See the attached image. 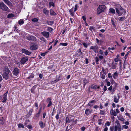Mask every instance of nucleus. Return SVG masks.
Masks as SVG:
<instances>
[{
  "mask_svg": "<svg viewBox=\"0 0 131 131\" xmlns=\"http://www.w3.org/2000/svg\"><path fill=\"white\" fill-rule=\"evenodd\" d=\"M12 73L8 68L7 67H5L4 68L2 74L3 79L6 80L11 79L12 77Z\"/></svg>",
  "mask_w": 131,
  "mask_h": 131,
  "instance_id": "nucleus-1",
  "label": "nucleus"
},
{
  "mask_svg": "<svg viewBox=\"0 0 131 131\" xmlns=\"http://www.w3.org/2000/svg\"><path fill=\"white\" fill-rule=\"evenodd\" d=\"M115 10L117 15L119 16H121L123 14H125L126 13V10L119 5H118V8H115Z\"/></svg>",
  "mask_w": 131,
  "mask_h": 131,
  "instance_id": "nucleus-2",
  "label": "nucleus"
},
{
  "mask_svg": "<svg viewBox=\"0 0 131 131\" xmlns=\"http://www.w3.org/2000/svg\"><path fill=\"white\" fill-rule=\"evenodd\" d=\"M0 9L4 11H8L9 9L8 8L3 2H0Z\"/></svg>",
  "mask_w": 131,
  "mask_h": 131,
  "instance_id": "nucleus-3",
  "label": "nucleus"
},
{
  "mask_svg": "<svg viewBox=\"0 0 131 131\" xmlns=\"http://www.w3.org/2000/svg\"><path fill=\"white\" fill-rule=\"evenodd\" d=\"M105 6L104 5H102L99 6V7L97 9V13L98 14H99L103 12L105 8Z\"/></svg>",
  "mask_w": 131,
  "mask_h": 131,
  "instance_id": "nucleus-4",
  "label": "nucleus"
},
{
  "mask_svg": "<svg viewBox=\"0 0 131 131\" xmlns=\"http://www.w3.org/2000/svg\"><path fill=\"white\" fill-rule=\"evenodd\" d=\"M26 39L30 41H35L36 40V38L34 36L31 35H30L26 37Z\"/></svg>",
  "mask_w": 131,
  "mask_h": 131,
  "instance_id": "nucleus-5",
  "label": "nucleus"
},
{
  "mask_svg": "<svg viewBox=\"0 0 131 131\" xmlns=\"http://www.w3.org/2000/svg\"><path fill=\"white\" fill-rule=\"evenodd\" d=\"M28 58L27 56L23 57L21 59V63L22 64H24L28 60Z\"/></svg>",
  "mask_w": 131,
  "mask_h": 131,
  "instance_id": "nucleus-6",
  "label": "nucleus"
},
{
  "mask_svg": "<svg viewBox=\"0 0 131 131\" xmlns=\"http://www.w3.org/2000/svg\"><path fill=\"white\" fill-rule=\"evenodd\" d=\"M19 74V70L17 68H15L13 70V74L17 76Z\"/></svg>",
  "mask_w": 131,
  "mask_h": 131,
  "instance_id": "nucleus-7",
  "label": "nucleus"
},
{
  "mask_svg": "<svg viewBox=\"0 0 131 131\" xmlns=\"http://www.w3.org/2000/svg\"><path fill=\"white\" fill-rule=\"evenodd\" d=\"M8 93V91H7L5 93L3 96V98L2 99V102L4 103L7 100V96Z\"/></svg>",
  "mask_w": 131,
  "mask_h": 131,
  "instance_id": "nucleus-8",
  "label": "nucleus"
},
{
  "mask_svg": "<svg viewBox=\"0 0 131 131\" xmlns=\"http://www.w3.org/2000/svg\"><path fill=\"white\" fill-rule=\"evenodd\" d=\"M22 52L23 53H25L26 55H30L31 52L29 51L28 50L25 49H23L21 50Z\"/></svg>",
  "mask_w": 131,
  "mask_h": 131,
  "instance_id": "nucleus-9",
  "label": "nucleus"
},
{
  "mask_svg": "<svg viewBox=\"0 0 131 131\" xmlns=\"http://www.w3.org/2000/svg\"><path fill=\"white\" fill-rule=\"evenodd\" d=\"M115 123L117 124L115 126L114 129L117 130V129L121 127V126L118 121L117 120L116 121Z\"/></svg>",
  "mask_w": 131,
  "mask_h": 131,
  "instance_id": "nucleus-10",
  "label": "nucleus"
},
{
  "mask_svg": "<svg viewBox=\"0 0 131 131\" xmlns=\"http://www.w3.org/2000/svg\"><path fill=\"white\" fill-rule=\"evenodd\" d=\"M51 99L50 98H48L46 100V101L47 103H48L47 105V107H49L52 105V102L51 101Z\"/></svg>",
  "mask_w": 131,
  "mask_h": 131,
  "instance_id": "nucleus-11",
  "label": "nucleus"
},
{
  "mask_svg": "<svg viewBox=\"0 0 131 131\" xmlns=\"http://www.w3.org/2000/svg\"><path fill=\"white\" fill-rule=\"evenodd\" d=\"M38 47L37 46V45L36 44H34L31 45L30 47V49L31 50H35Z\"/></svg>",
  "mask_w": 131,
  "mask_h": 131,
  "instance_id": "nucleus-12",
  "label": "nucleus"
},
{
  "mask_svg": "<svg viewBox=\"0 0 131 131\" xmlns=\"http://www.w3.org/2000/svg\"><path fill=\"white\" fill-rule=\"evenodd\" d=\"M41 34L46 38H48L49 37L50 34L49 32L44 31L42 32Z\"/></svg>",
  "mask_w": 131,
  "mask_h": 131,
  "instance_id": "nucleus-13",
  "label": "nucleus"
},
{
  "mask_svg": "<svg viewBox=\"0 0 131 131\" xmlns=\"http://www.w3.org/2000/svg\"><path fill=\"white\" fill-rule=\"evenodd\" d=\"M39 125L40 127L41 128H43L45 126V124L44 123L41 121H40L39 122Z\"/></svg>",
  "mask_w": 131,
  "mask_h": 131,
  "instance_id": "nucleus-14",
  "label": "nucleus"
},
{
  "mask_svg": "<svg viewBox=\"0 0 131 131\" xmlns=\"http://www.w3.org/2000/svg\"><path fill=\"white\" fill-rule=\"evenodd\" d=\"M96 101L95 100H92L90 101V102L88 103V104L89 106L91 107L93 105H94Z\"/></svg>",
  "mask_w": 131,
  "mask_h": 131,
  "instance_id": "nucleus-15",
  "label": "nucleus"
},
{
  "mask_svg": "<svg viewBox=\"0 0 131 131\" xmlns=\"http://www.w3.org/2000/svg\"><path fill=\"white\" fill-rule=\"evenodd\" d=\"M4 1L6 4L8 5L9 6H12V3L8 0H5Z\"/></svg>",
  "mask_w": 131,
  "mask_h": 131,
  "instance_id": "nucleus-16",
  "label": "nucleus"
},
{
  "mask_svg": "<svg viewBox=\"0 0 131 131\" xmlns=\"http://www.w3.org/2000/svg\"><path fill=\"white\" fill-rule=\"evenodd\" d=\"M4 1L6 4L8 5L9 6H12V3L8 0H5Z\"/></svg>",
  "mask_w": 131,
  "mask_h": 131,
  "instance_id": "nucleus-17",
  "label": "nucleus"
},
{
  "mask_svg": "<svg viewBox=\"0 0 131 131\" xmlns=\"http://www.w3.org/2000/svg\"><path fill=\"white\" fill-rule=\"evenodd\" d=\"M110 114L113 116H116L117 115V113L115 111H113V109H111L110 110Z\"/></svg>",
  "mask_w": 131,
  "mask_h": 131,
  "instance_id": "nucleus-18",
  "label": "nucleus"
},
{
  "mask_svg": "<svg viewBox=\"0 0 131 131\" xmlns=\"http://www.w3.org/2000/svg\"><path fill=\"white\" fill-rule=\"evenodd\" d=\"M117 63L116 62H112L111 65V68L112 69H116L117 65Z\"/></svg>",
  "mask_w": 131,
  "mask_h": 131,
  "instance_id": "nucleus-19",
  "label": "nucleus"
},
{
  "mask_svg": "<svg viewBox=\"0 0 131 131\" xmlns=\"http://www.w3.org/2000/svg\"><path fill=\"white\" fill-rule=\"evenodd\" d=\"M77 52L79 53V55L81 56L82 58L83 57V55L82 53L81 52V50L80 49L78 50H77Z\"/></svg>",
  "mask_w": 131,
  "mask_h": 131,
  "instance_id": "nucleus-20",
  "label": "nucleus"
},
{
  "mask_svg": "<svg viewBox=\"0 0 131 131\" xmlns=\"http://www.w3.org/2000/svg\"><path fill=\"white\" fill-rule=\"evenodd\" d=\"M91 112V111L89 109H86L85 111V114L87 115H88L90 114Z\"/></svg>",
  "mask_w": 131,
  "mask_h": 131,
  "instance_id": "nucleus-21",
  "label": "nucleus"
},
{
  "mask_svg": "<svg viewBox=\"0 0 131 131\" xmlns=\"http://www.w3.org/2000/svg\"><path fill=\"white\" fill-rule=\"evenodd\" d=\"M50 14L51 16H55L56 15V13L52 9L50 10Z\"/></svg>",
  "mask_w": 131,
  "mask_h": 131,
  "instance_id": "nucleus-22",
  "label": "nucleus"
},
{
  "mask_svg": "<svg viewBox=\"0 0 131 131\" xmlns=\"http://www.w3.org/2000/svg\"><path fill=\"white\" fill-rule=\"evenodd\" d=\"M118 73L117 71L115 72L113 74L112 76L114 79H116V77H117L118 76Z\"/></svg>",
  "mask_w": 131,
  "mask_h": 131,
  "instance_id": "nucleus-23",
  "label": "nucleus"
},
{
  "mask_svg": "<svg viewBox=\"0 0 131 131\" xmlns=\"http://www.w3.org/2000/svg\"><path fill=\"white\" fill-rule=\"evenodd\" d=\"M89 29L91 30L92 32V30L94 32H95L96 30L95 28L94 27L92 26H90Z\"/></svg>",
  "mask_w": 131,
  "mask_h": 131,
  "instance_id": "nucleus-24",
  "label": "nucleus"
},
{
  "mask_svg": "<svg viewBox=\"0 0 131 131\" xmlns=\"http://www.w3.org/2000/svg\"><path fill=\"white\" fill-rule=\"evenodd\" d=\"M40 114L38 113H37L34 116V119H37L40 116Z\"/></svg>",
  "mask_w": 131,
  "mask_h": 131,
  "instance_id": "nucleus-25",
  "label": "nucleus"
},
{
  "mask_svg": "<svg viewBox=\"0 0 131 131\" xmlns=\"http://www.w3.org/2000/svg\"><path fill=\"white\" fill-rule=\"evenodd\" d=\"M109 12L113 14H115V9L113 8H110Z\"/></svg>",
  "mask_w": 131,
  "mask_h": 131,
  "instance_id": "nucleus-26",
  "label": "nucleus"
},
{
  "mask_svg": "<svg viewBox=\"0 0 131 131\" xmlns=\"http://www.w3.org/2000/svg\"><path fill=\"white\" fill-rule=\"evenodd\" d=\"M14 15L12 13H10L7 15V17L8 18H10L14 17Z\"/></svg>",
  "mask_w": 131,
  "mask_h": 131,
  "instance_id": "nucleus-27",
  "label": "nucleus"
},
{
  "mask_svg": "<svg viewBox=\"0 0 131 131\" xmlns=\"http://www.w3.org/2000/svg\"><path fill=\"white\" fill-rule=\"evenodd\" d=\"M114 101L115 103H118V102L119 99L117 98L115 96H114Z\"/></svg>",
  "mask_w": 131,
  "mask_h": 131,
  "instance_id": "nucleus-28",
  "label": "nucleus"
},
{
  "mask_svg": "<svg viewBox=\"0 0 131 131\" xmlns=\"http://www.w3.org/2000/svg\"><path fill=\"white\" fill-rule=\"evenodd\" d=\"M43 12L46 15H48L49 13V11L47 10L44 9L43 10Z\"/></svg>",
  "mask_w": 131,
  "mask_h": 131,
  "instance_id": "nucleus-29",
  "label": "nucleus"
},
{
  "mask_svg": "<svg viewBox=\"0 0 131 131\" xmlns=\"http://www.w3.org/2000/svg\"><path fill=\"white\" fill-rule=\"evenodd\" d=\"M18 126L19 128H24V127L23 124L21 123H19L18 124Z\"/></svg>",
  "mask_w": 131,
  "mask_h": 131,
  "instance_id": "nucleus-30",
  "label": "nucleus"
},
{
  "mask_svg": "<svg viewBox=\"0 0 131 131\" xmlns=\"http://www.w3.org/2000/svg\"><path fill=\"white\" fill-rule=\"evenodd\" d=\"M49 5L50 6V7L51 6H52L53 7H54V4L53 2H49Z\"/></svg>",
  "mask_w": 131,
  "mask_h": 131,
  "instance_id": "nucleus-31",
  "label": "nucleus"
},
{
  "mask_svg": "<svg viewBox=\"0 0 131 131\" xmlns=\"http://www.w3.org/2000/svg\"><path fill=\"white\" fill-rule=\"evenodd\" d=\"M47 24L49 25H51L54 23V22L48 21H47Z\"/></svg>",
  "mask_w": 131,
  "mask_h": 131,
  "instance_id": "nucleus-32",
  "label": "nucleus"
},
{
  "mask_svg": "<svg viewBox=\"0 0 131 131\" xmlns=\"http://www.w3.org/2000/svg\"><path fill=\"white\" fill-rule=\"evenodd\" d=\"M73 8L69 10L70 14L72 16H74V14L73 12Z\"/></svg>",
  "mask_w": 131,
  "mask_h": 131,
  "instance_id": "nucleus-33",
  "label": "nucleus"
},
{
  "mask_svg": "<svg viewBox=\"0 0 131 131\" xmlns=\"http://www.w3.org/2000/svg\"><path fill=\"white\" fill-rule=\"evenodd\" d=\"M98 48V47L97 46H91L90 48V49L93 50H94L95 49H97Z\"/></svg>",
  "mask_w": 131,
  "mask_h": 131,
  "instance_id": "nucleus-34",
  "label": "nucleus"
},
{
  "mask_svg": "<svg viewBox=\"0 0 131 131\" xmlns=\"http://www.w3.org/2000/svg\"><path fill=\"white\" fill-rule=\"evenodd\" d=\"M126 19V18L125 17V16L120 17L119 21H122Z\"/></svg>",
  "mask_w": 131,
  "mask_h": 131,
  "instance_id": "nucleus-35",
  "label": "nucleus"
},
{
  "mask_svg": "<svg viewBox=\"0 0 131 131\" xmlns=\"http://www.w3.org/2000/svg\"><path fill=\"white\" fill-rule=\"evenodd\" d=\"M88 81L86 79H84L83 80V86L84 87H85V85L86 84L88 83Z\"/></svg>",
  "mask_w": 131,
  "mask_h": 131,
  "instance_id": "nucleus-36",
  "label": "nucleus"
},
{
  "mask_svg": "<svg viewBox=\"0 0 131 131\" xmlns=\"http://www.w3.org/2000/svg\"><path fill=\"white\" fill-rule=\"evenodd\" d=\"M99 86L98 87H97L96 86V85H92L91 86V88L92 89H95L97 88H99Z\"/></svg>",
  "mask_w": 131,
  "mask_h": 131,
  "instance_id": "nucleus-37",
  "label": "nucleus"
},
{
  "mask_svg": "<svg viewBox=\"0 0 131 131\" xmlns=\"http://www.w3.org/2000/svg\"><path fill=\"white\" fill-rule=\"evenodd\" d=\"M118 119L119 120H120L121 121H122L123 122H124V121L125 120V119H124V118L121 117H118Z\"/></svg>",
  "mask_w": 131,
  "mask_h": 131,
  "instance_id": "nucleus-38",
  "label": "nucleus"
},
{
  "mask_svg": "<svg viewBox=\"0 0 131 131\" xmlns=\"http://www.w3.org/2000/svg\"><path fill=\"white\" fill-rule=\"evenodd\" d=\"M32 21L33 22H37L38 21V19L36 18H33L32 19Z\"/></svg>",
  "mask_w": 131,
  "mask_h": 131,
  "instance_id": "nucleus-39",
  "label": "nucleus"
},
{
  "mask_svg": "<svg viewBox=\"0 0 131 131\" xmlns=\"http://www.w3.org/2000/svg\"><path fill=\"white\" fill-rule=\"evenodd\" d=\"M24 23V21L23 20H20L18 21V23L20 25H21L23 24Z\"/></svg>",
  "mask_w": 131,
  "mask_h": 131,
  "instance_id": "nucleus-40",
  "label": "nucleus"
},
{
  "mask_svg": "<svg viewBox=\"0 0 131 131\" xmlns=\"http://www.w3.org/2000/svg\"><path fill=\"white\" fill-rule=\"evenodd\" d=\"M68 44V43H61L59 44L60 45H62L64 46H67Z\"/></svg>",
  "mask_w": 131,
  "mask_h": 131,
  "instance_id": "nucleus-41",
  "label": "nucleus"
},
{
  "mask_svg": "<svg viewBox=\"0 0 131 131\" xmlns=\"http://www.w3.org/2000/svg\"><path fill=\"white\" fill-rule=\"evenodd\" d=\"M70 122V121L69 120L68 117H67L66 118V123H69Z\"/></svg>",
  "mask_w": 131,
  "mask_h": 131,
  "instance_id": "nucleus-42",
  "label": "nucleus"
},
{
  "mask_svg": "<svg viewBox=\"0 0 131 131\" xmlns=\"http://www.w3.org/2000/svg\"><path fill=\"white\" fill-rule=\"evenodd\" d=\"M95 61L97 64H99L98 62L99 61V59L98 57H96L95 58Z\"/></svg>",
  "mask_w": 131,
  "mask_h": 131,
  "instance_id": "nucleus-43",
  "label": "nucleus"
},
{
  "mask_svg": "<svg viewBox=\"0 0 131 131\" xmlns=\"http://www.w3.org/2000/svg\"><path fill=\"white\" fill-rule=\"evenodd\" d=\"M33 111V109H31L29 111V112H28L29 114L30 115H31Z\"/></svg>",
  "mask_w": 131,
  "mask_h": 131,
  "instance_id": "nucleus-44",
  "label": "nucleus"
},
{
  "mask_svg": "<svg viewBox=\"0 0 131 131\" xmlns=\"http://www.w3.org/2000/svg\"><path fill=\"white\" fill-rule=\"evenodd\" d=\"M105 112L104 111H102V110H100V114L101 115H104V114Z\"/></svg>",
  "mask_w": 131,
  "mask_h": 131,
  "instance_id": "nucleus-45",
  "label": "nucleus"
},
{
  "mask_svg": "<svg viewBox=\"0 0 131 131\" xmlns=\"http://www.w3.org/2000/svg\"><path fill=\"white\" fill-rule=\"evenodd\" d=\"M34 75L33 74L31 75L30 76L28 77V79H29L31 78H34Z\"/></svg>",
  "mask_w": 131,
  "mask_h": 131,
  "instance_id": "nucleus-46",
  "label": "nucleus"
},
{
  "mask_svg": "<svg viewBox=\"0 0 131 131\" xmlns=\"http://www.w3.org/2000/svg\"><path fill=\"white\" fill-rule=\"evenodd\" d=\"M101 77L102 79H104L105 78V76L104 74H101Z\"/></svg>",
  "mask_w": 131,
  "mask_h": 131,
  "instance_id": "nucleus-47",
  "label": "nucleus"
},
{
  "mask_svg": "<svg viewBox=\"0 0 131 131\" xmlns=\"http://www.w3.org/2000/svg\"><path fill=\"white\" fill-rule=\"evenodd\" d=\"M81 130L82 131H84L85 130V128L84 126H83L80 128Z\"/></svg>",
  "mask_w": 131,
  "mask_h": 131,
  "instance_id": "nucleus-48",
  "label": "nucleus"
},
{
  "mask_svg": "<svg viewBox=\"0 0 131 131\" xmlns=\"http://www.w3.org/2000/svg\"><path fill=\"white\" fill-rule=\"evenodd\" d=\"M130 51H128L127 52V53L125 55V59H126L127 58V56L130 53Z\"/></svg>",
  "mask_w": 131,
  "mask_h": 131,
  "instance_id": "nucleus-49",
  "label": "nucleus"
},
{
  "mask_svg": "<svg viewBox=\"0 0 131 131\" xmlns=\"http://www.w3.org/2000/svg\"><path fill=\"white\" fill-rule=\"evenodd\" d=\"M27 127L29 129H31L32 128V126L30 125H28Z\"/></svg>",
  "mask_w": 131,
  "mask_h": 131,
  "instance_id": "nucleus-50",
  "label": "nucleus"
},
{
  "mask_svg": "<svg viewBox=\"0 0 131 131\" xmlns=\"http://www.w3.org/2000/svg\"><path fill=\"white\" fill-rule=\"evenodd\" d=\"M78 7V5L77 4H76L74 10V12H75L77 10Z\"/></svg>",
  "mask_w": 131,
  "mask_h": 131,
  "instance_id": "nucleus-51",
  "label": "nucleus"
},
{
  "mask_svg": "<svg viewBox=\"0 0 131 131\" xmlns=\"http://www.w3.org/2000/svg\"><path fill=\"white\" fill-rule=\"evenodd\" d=\"M108 78H110V79H112V75H111V74L110 73H109L108 74Z\"/></svg>",
  "mask_w": 131,
  "mask_h": 131,
  "instance_id": "nucleus-52",
  "label": "nucleus"
},
{
  "mask_svg": "<svg viewBox=\"0 0 131 131\" xmlns=\"http://www.w3.org/2000/svg\"><path fill=\"white\" fill-rule=\"evenodd\" d=\"M83 45L86 48H87L88 47V45L86 43H82Z\"/></svg>",
  "mask_w": 131,
  "mask_h": 131,
  "instance_id": "nucleus-53",
  "label": "nucleus"
},
{
  "mask_svg": "<svg viewBox=\"0 0 131 131\" xmlns=\"http://www.w3.org/2000/svg\"><path fill=\"white\" fill-rule=\"evenodd\" d=\"M114 129V127H113V126L111 127L110 128V131H113Z\"/></svg>",
  "mask_w": 131,
  "mask_h": 131,
  "instance_id": "nucleus-54",
  "label": "nucleus"
},
{
  "mask_svg": "<svg viewBox=\"0 0 131 131\" xmlns=\"http://www.w3.org/2000/svg\"><path fill=\"white\" fill-rule=\"evenodd\" d=\"M102 71L103 72V73L104 74H105V75L106 74L105 71L104 69L102 68Z\"/></svg>",
  "mask_w": 131,
  "mask_h": 131,
  "instance_id": "nucleus-55",
  "label": "nucleus"
},
{
  "mask_svg": "<svg viewBox=\"0 0 131 131\" xmlns=\"http://www.w3.org/2000/svg\"><path fill=\"white\" fill-rule=\"evenodd\" d=\"M106 125H107L108 126H109L110 125V123L108 122H107L106 123H105V126H106Z\"/></svg>",
  "mask_w": 131,
  "mask_h": 131,
  "instance_id": "nucleus-56",
  "label": "nucleus"
},
{
  "mask_svg": "<svg viewBox=\"0 0 131 131\" xmlns=\"http://www.w3.org/2000/svg\"><path fill=\"white\" fill-rule=\"evenodd\" d=\"M57 120H58L59 119V115L58 113L55 116Z\"/></svg>",
  "mask_w": 131,
  "mask_h": 131,
  "instance_id": "nucleus-57",
  "label": "nucleus"
},
{
  "mask_svg": "<svg viewBox=\"0 0 131 131\" xmlns=\"http://www.w3.org/2000/svg\"><path fill=\"white\" fill-rule=\"evenodd\" d=\"M82 18L84 20V21H86V18L85 16H82Z\"/></svg>",
  "mask_w": 131,
  "mask_h": 131,
  "instance_id": "nucleus-58",
  "label": "nucleus"
},
{
  "mask_svg": "<svg viewBox=\"0 0 131 131\" xmlns=\"http://www.w3.org/2000/svg\"><path fill=\"white\" fill-rule=\"evenodd\" d=\"M123 128L125 129H127L128 128V126L126 125H124L123 126Z\"/></svg>",
  "mask_w": 131,
  "mask_h": 131,
  "instance_id": "nucleus-59",
  "label": "nucleus"
},
{
  "mask_svg": "<svg viewBox=\"0 0 131 131\" xmlns=\"http://www.w3.org/2000/svg\"><path fill=\"white\" fill-rule=\"evenodd\" d=\"M46 53H47V52L43 53H41L40 54V55L41 56H44L45 55V54H46Z\"/></svg>",
  "mask_w": 131,
  "mask_h": 131,
  "instance_id": "nucleus-60",
  "label": "nucleus"
},
{
  "mask_svg": "<svg viewBox=\"0 0 131 131\" xmlns=\"http://www.w3.org/2000/svg\"><path fill=\"white\" fill-rule=\"evenodd\" d=\"M124 123L125 125H128L129 124V123L128 121H126Z\"/></svg>",
  "mask_w": 131,
  "mask_h": 131,
  "instance_id": "nucleus-61",
  "label": "nucleus"
},
{
  "mask_svg": "<svg viewBox=\"0 0 131 131\" xmlns=\"http://www.w3.org/2000/svg\"><path fill=\"white\" fill-rule=\"evenodd\" d=\"M107 90V88L106 86H104V92L105 91Z\"/></svg>",
  "mask_w": 131,
  "mask_h": 131,
  "instance_id": "nucleus-62",
  "label": "nucleus"
},
{
  "mask_svg": "<svg viewBox=\"0 0 131 131\" xmlns=\"http://www.w3.org/2000/svg\"><path fill=\"white\" fill-rule=\"evenodd\" d=\"M108 104H109V102L107 101L106 102V103L105 104V106H107L108 105Z\"/></svg>",
  "mask_w": 131,
  "mask_h": 131,
  "instance_id": "nucleus-63",
  "label": "nucleus"
},
{
  "mask_svg": "<svg viewBox=\"0 0 131 131\" xmlns=\"http://www.w3.org/2000/svg\"><path fill=\"white\" fill-rule=\"evenodd\" d=\"M114 60L115 62H118V59L117 58H115L114 59Z\"/></svg>",
  "mask_w": 131,
  "mask_h": 131,
  "instance_id": "nucleus-64",
  "label": "nucleus"
}]
</instances>
